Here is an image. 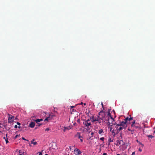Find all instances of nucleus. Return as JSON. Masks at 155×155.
Segmentation results:
<instances>
[{
    "label": "nucleus",
    "mask_w": 155,
    "mask_h": 155,
    "mask_svg": "<svg viewBox=\"0 0 155 155\" xmlns=\"http://www.w3.org/2000/svg\"><path fill=\"white\" fill-rule=\"evenodd\" d=\"M92 122L97 124H100L104 122L106 120L108 121L107 125L108 128H110V131L112 133L114 132V130L112 129V125L116 124V122L114 120V119L111 117L110 113L108 112L107 116L105 117V114L103 111L100 112L98 115L96 117H92L91 118Z\"/></svg>",
    "instance_id": "nucleus-1"
},
{
    "label": "nucleus",
    "mask_w": 155,
    "mask_h": 155,
    "mask_svg": "<svg viewBox=\"0 0 155 155\" xmlns=\"http://www.w3.org/2000/svg\"><path fill=\"white\" fill-rule=\"evenodd\" d=\"M62 128L64 132H65L67 130H69L71 129V127L70 126H68L67 127H63Z\"/></svg>",
    "instance_id": "nucleus-8"
},
{
    "label": "nucleus",
    "mask_w": 155,
    "mask_h": 155,
    "mask_svg": "<svg viewBox=\"0 0 155 155\" xmlns=\"http://www.w3.org/2000/svg\"><path fill=\"white\" fill-rule=\"evenodd\" d=\"M108 141H109L110 142H112V140H111V138L110 137L108 139Z\"/></svg>",
    "instance_id": "nucleus-21"
},
{
    "label": "nucleus",
    "mask_w": 155,
    "mask_h": 155,
    "mask_svg": "<svg viewBox=\"0 0 155 155\" xmlns=\"http://www.w3.org/2000/svg\"><path fill=\"white\" fill-rule=\"evenodd\" d=\"M34 117H32L31 118L32 120L35 121L36 123H38V122H40L41 121L43 120V119H37L36 120H35V119H33V118Z\"/></svg>",
    "instance_id": "nucleus-9"
},
{
    "label": "nucleus",
    "mask_w": 155,
    "mask_h": 155,
    "mask_svg": "<svg viewBox=\"0 0 155 155\" xmlns=\"http://www.w3.org/2000/svg\"><path fill=\"white\" fill-rule=\"evenodd\" d=\"M135 121H134L133 122H132V124H131L132 127H134L135 126L134 124L135 123Z\"/></svg>",
    "instance_id": "nucleus-17"
},
{
    "label": "nucleus",
    "mask_w": 155,
    "mask_h": 155,
    "mask_svg": "<svg viewBox=\"0 0 155 155\" xmlns=\"http://www.w3.org/2000/svg\"><path fill=\"white\" fill-rule=\"evenodd\" d=\"M117 155H120V154H118Z\"/></svg>",
    "instance_id": "nucleus-42"
},
{
    "label": "nucleus",
    "mask_w": 155,
    "mask_h": 155,
    "mask_svg": "<svg viewBox=\"0 0 155 155\" xmlns=\"http://www.w3.org/2000/svg\"><path fill=\"white\" fill-rule=\"evenodd\" d=\"M75 137L78 138V139H80L81 142H83V137L81 136V134L80 133L78 132L75 135Z\"/></svg>",
    "instance_id": "nucleus-3"
},
{
    "label": "nucleus",
    "mask_w": 155,
    "mask_h": 155,
    "mask_svg": "<svg viewBox=\"0 0 155 155\" xmlns=\"http://www.w3.org/2000/svg\"><path fill=\"white\" fill-rule=\"evenodd\" d=\"M115 128L117 132L119 133L120 130H122L123 128L119 124H116Z\"/></svg>",
    "instance_id": "nucleus-4"
},
{
    "label": "nucleus",
    "mask_w": 155,
    "mask_h": 155,
    "mask_svg": "<svg viewBox=\"0 0 155 155\" xmlns=\"http://www.w3.org/2000/svg\"><path fill=\"white\" fill-rule=\"evenodd\" d=\"M19 155H22L21 154H19Z\"/></svg>",
    "instance_id": "nucleus-45"
},
{
    "label": "nucleus",
    "mask_w": 155,
    "mask_h": 155,
    "mask_svg": "<svg viewBox=\"0 0 155 155\" xmlns=\"http://www.w3.org/2000/svg\"><path fill=\"white\" fill-rule=\"evenodd\" d=\"M17 124L19 126H18V128H20V123L19 122H17Z\"/></svg>",
    "instance_id": "nucleus-19"
},
{
    "label": "nucleus",
    "mask_w": 155,
    "mask_h": 155,
    "mask_svg": "<svg viewBox=\"0 0 155 155\" xmlns=\"http://www.w3.org/2000/svg\"><path fill=\"white\" fill-rule=\"evenodd\" d=\"M133 119L132 117H130V118H129L128 117L126 118L125 119V120L127 121L128 123H129V122L132 120Z\"/></svg>",
    "instance_id": "nucleus-11"
},
{
    "label": "nucleus",
    "mask_w": 155,
    "mask_h": 155,
    "mask_svg": "<svg viewBox=\"0 0 155 155\" xmlns=\"http://www.w3.org/2000/svg\"><path fill=\"white\" fill-rule=\"evenodd\" d=\"M33 144L34 145H37V143L36 142H34V140H32L31 141V144Z\"/></svg>",
    "instance_id": "nucleus-15"
},
{
    "label": "nucleus",
    "mask_w": 155,
    "mask_h": 155,
    "mask_svg": "<svg viewBox=\"0 0 155 155\" xmlns=\"http://www.w3.org/2000/svg\"><path fill=\"white\" fill-rule=\"evenodd\" d=\"M104 133V131L102 129H101L99 130L98 131V133L100 134L103 135Z\"/></svg>",
    "instance_id": "nucleus-14"
},
{
    "label": "nucleus",
    "mask_w": 155,
    "mask_h": 155,
    "mask_svg": "<svg viewBox=\"0 0 155 155\" xmlns=\"http://www.w3.org/2000/svg\"><path fill=\"white\" fill-rule=\"evenodd\" d=\"M30 146H32V145H30Z\"/></svg>",
    "instance_id": "nucleus-46"
},
{
    "label": "nucleus",
    "mask_w": 155,
    "mask_h": 155,
    "mask_svg": "<svg viewBox=\"0 0 155 155\" xmlns=\"http://www.w3.org/2000/svg\"><path fill=\"white\" fill-rule=\"evenodd\" d=\"M82 104H83V103L82 102H81V104L82 105Z\"/></svg>",
    "instance_id": "nucleus-37"
},
{
    "label": "nucleus",
    "mask_w": 155,
    "mask_h": 155,
    "mask_svg": "<svg viewBox=\"0 0 155 155\" xmlns=\"http://www.w3.org/2000/svg\"><path fill=\"white\" fill-rule=\"evenodd\" d=\"M104 137H101L100 138V139L101 140L104 141Z\"/></svg>",
    "instance_id": "nucleus-22"
},
{
    "label": "nucleus",
    "mask_w": 155,
    "mask_h": 155,
    "mask_svg": "<svg viewBox=\"0 0 155 155\" xmlns=\"http://www.w3.org/2000/svg\"><path fill=\"white\" fill-rule=\"evenodd\" d=\"M5 140L6 141V143H7L8 142V139L7 138L6 139V140Z\"/></svg>",
    "instance_id": "nucleus-26"
},
{
    "label": "nucleus",
    "mask_w": 155,
    "mask_h": 155,
    "mask_svg": "<svg viewBox=\"0 0 155 155\" xmlns=\"http://www.w3.org/2000/svg\"><path fill=\"white\" fill-rule=\"evenodd\" d=\"M109 129H110V128Z\"/></svg>",
    "instance_id": "nucleus-44"
},
{
    "label": "nucleus",
    "mask_w": 155,
    "mask_h": 155,
    "mask_svg": "<svg viewBox=\"0 0 155 155\" xmlns=\"http://www.w3.org/2000/svg\"><path fill=\"white\" fill-rule=\"evenodd\" d=\"M55 115L54 114H46V118L45 119V121L48 122L51 120L53 118L55 117Z\"/></svg>",
    "instance_id": "nucleus-2"
},
{
    "label": "nucleus",
    "mask_w": 155,
    "mask_h": 155,
    "mask_svg": "<svg viewBox=\"0 0 155 155\" xmlns=\"http://www.w3.org/2000/svg\"><path fill=\"white\" fill-rule=\"evenodd\" d=\"M139 144H140L141 145V147H143L144 146V145L141 142H139Z\"/></svg>",
    "instance_id": "nucleus-20"
},
{
    "label": "nucleus",
    "mask_w": 155,
    "mask_h": 155,
    "mask_svg": "<svg viewBox=\"0 0 155 155\" xmlns=\"http://www.w3.org/2000/svg\"><path fill=\"white\" fill-rule=\"evenodd\" d=\"M128 130L129 131H132V130H130V129H128Z\"/></svg>",
    "instance_id": "nucleus-35"
},
{
    "label": "nucleus",
    "mask_w": 155,
    "mask_h": 155,
    "mask_svg": "<svg viewBox=\"0 0 155 155\" xmlns=\"http://www.w3.org/2000/svg\"><path fill=\"white\" fill-rule=\"evenodd\" d=\"M101 104H102V107H103V104L102 103H101Z\"/></svg>",
    "instance_id": "nucleus-38"
},
{
    "label": "nucleus",
    "mask_w": 155,
    "mask_h": 155,
    "mask_svg": "<svg viewBox=\"0 0 155 155\" xmlns=\"http://www.w3.org/2000/svg\"><path fill=\"white\" fill-rule=\"evenodd\" d=\"M83 124L84 125H85L87 127L91 126V123L90 120L88 119L87 120L84 121L83 122Z\"/></svg>",
    "instance_id": "nucleus-5"
},
{
    "label": "nucleus",
    "mask_w": 155,
    "mask_h": 155,
    "mask_svg": "<svg viewBox=\"0 0 155 155\" xmlns=\"http://www.w3.org/2000/svg\"><path fill=\"white\" fill-rule=\"evenodd\" d=\"M147 136L148 137H150L151 138H152L153 137L151 135H149Z\"/></svg>",
    "instance_id": "nucleus-18"
},
{
    "label": "nucleus",
    "mask_w": 155,
    "mask_h": 155,
    "mask_svg": "<svg viewBox=\"0 0 155 155\" xmlns=\"http://www.w3.org/2000/svg\"><path fill=\"white\" fill-rule=\"evenodd\" d=\"M91 126L87 127L86 128V131L90 133L91 131Z\"/></svg>",
    "instance_id": "nucleus-13"
},
{
    "label": "nucleus",
    "mask_w": 155,
    "mask_h": 155,
    "mask_svg": "<svg viewBox=\"0 0 155 155\" xmlns=\"http://www.w3.org/2000/svg\"><path fill=\"white\" fill-rule=\"evenodd\" d=\"M84 105H86V104L85 103H84Z\"/></svg>",
    "instance_id": "nucleus-40"
},
{
    "label": "nucleus",
    "mask_w": 155,
    "mask_h": 155,
    "mask_svg": "<svg viewBox=\"0 0 155 155\" xmlns=\"http://www.w3.org/2000/svg\"><path fill=\"white\" fill-rule=\"evenodd\" d=\"M50 130V129L49 128H47L45 130L47 131H48Z\"/></svg>",
    "instance_id": "nucleus-23"
},
{
    "label": "nucleus",
    "mask_w": 155,
    "mask_h": 155,
    "mask_svg": "<svg viewBox=\"0 0 155 155\" xmlns=\"http://www.w3.org/2000/svg\"><path fill=\"white\" fill-rule=\"evenodd\" d=\"M135 154V152H134L132 153L131 155H134Z\"/></svg>",
    "instance_id": "nucleus-28"
},
{
    "label": "nucleus",
    "mask_w": 155,
    "mask_h": 155,
    "mask_svg": "<svg viewBox=\"0 0 155 155\" xmlns=\"http://www.w3.org/2000/svg\"><path fill=\"white\" fill-rule=\"evenodd\" d=\"M13 117H9L8 119V123H12L13 121Z\"/></svg>",
    "instance_id": "nucleus-10"
},
{
    "label": "nucleus",
    "mask_w": 155,
    "mask_h": 155,
    "mask_svg": "<svg viewBox=\"0 0 155 155\" xmlns=\"http://www.w3.org/2000/svg\"><path fill=\"white\" fill-rule=\"evenodd\" d=\"M35 126V123L34 122H31L29 124V126L31 128H33Z\"/></svg>",
    "instance_id": "nucleus-12"
},
{
    "label": "nucleus",
    "mask_w": 155,
    "mask_h": 155,
    "mask_svg": "<svg viewBox=\"0 0 155 155\" xmlns=\"http://www.w3.org/2000/svg\"><path fill=\"white\" fill-rule=\"evenodd\" d=\"M38 155H42V153L41 152H39Z\"/></svg>",
    "instance_id": "nucleus-32"
},
{
    "label": "nucleus",
    "mask_w": 155,
    "mask_h": 155,
    "mask_svg": "<svg viewBox=\"0 0 155 155\" xmlns=\"http://www.w3.org/2000/svg\"><path fill=\"white\" fill-rule=\"evenodd\" d=\"M103 155H107V154L106 153H104L103 154Z\"/></svg>",
    "instance_id": "nucleus-31"
},
{
    "label": "nucleus",
    "mask_w": 155,
    "mask_h": 155,
    "mask_svg": "<svg viewBox=\"0 0 155 155\" xmlns=\"http://www.w3.org/2000/svg\"><path fill=\"white\" fill-rule=\"evenodd\" d=\"M3 138H4V139L5 140H6V139L5 138V137H3Z\"/></svg>",
    "instance_id": "nucleus-36"
},
{
    "label": "nucleus",
    "mask_w": 155,
    "mask_h": 155,
    "mask_svg": "<svg viewBox=\"0 0 155 155\" xmlns=\"http://www.w3.org/2000/svg\"><path fill=\"white\" fill-rule=\"evenodd\" d=\"M45 155H48V154H45Z\"/></svg>",
    "instance_id": "nucleus-41"
},
{
    "label": "nucleus",
    "mask_w": 155,
    "mask_h": 155,
    "mask_svg": "<svg viewBox=\"0 0 155 155\" xmlns=\"http://www.w3.org/2000/svg\"><path fill=\"white\" fill-rule=\"evenodd\" d=\"M139 151L141 152L142 151V149H141L140 148H139Z\"/></svg>",
    "instance_id": "nucleus-27"
},
{
    "label": "nucleus",
    "mask_w": 155,
    "mask_h": 155,
    "mask_svg": "<svg viewBox=\"0 0 155 155\" xmlns=\"http://www.w3.org/2000/svg\"><path fill=\"white\" fill-rule=\"evenodd\" d=\"M18 136H19V135H17L16 136H15L14 137V139H16L18 137Z\"/></svg>",
    "instance_id": "nucleus-24"
},
{
    "label": "nucleus",
    "mask_w": 155,
    "mask_h": 155,
    "mask_svg": "<svg viewBox=\"0 0 155 155\" xmlns=\"http://www.w3.org/2000/svg\"><path fill=\"white\" fill-rule=\"evenodd\" d=\"M71 108H73V107H74V106H71Z\"/></svg>",
    "instance_id": "nucleus-39"
},
{
    "label": "nucleus",
    "mask_w": 155,
    "mask_h": 155,
    "mask_svg": "<svg viewBox=\"0 0 155 155\" xmlns=\"http://www.w3.org/2000/svg\"><path fill=\"white\" fill-rule=\"evenodd\" d=\"M74 151L76 155H81V152L78 148H75Z\"/></svg>",
    "instance_id": "nucleus-7"
},
{
    "label": "nucleus",
    "mask_w": 155,
    "mask_h": 155,
    "mask_svg": "<svg viewBox=\"0 0 155 155\" xmlns=\"http://www.w3.org/2000/svg\"><path fill=\"white\" fill-rule=\"evenodd\" d=\"M38 125L39 126H40V125H41V124H38Z\"/></svg>",
    "instance_id": "nucleus-34"
},
{
    "label": "nucleus",
    "mask_w": 155,
    "mask_h": 155,
    "mask_svg": "<svg viewBox=\"0 0 155 155\" xmlns=\"http://www.w3.org/2000/svg\"><path fill=\"white\" fill-rule=\"evenodd\" d=\"M1 124V123H0V124Z\"/></svg>",
    "instance_id": "nucleus-47"
},
{
    "label": "nucleus",
    "mask_w": 155,
    "mask_h": 155,
    "mask_svg": "<svg viewBox=\"0 0 155 155\" xmlns=\"http://www.w3.org/2000/svg\"><path fill=\"white\" fill-rule=\"evenodd\" d=\"M137 142L139 143V142H140L138 140H137Z\"/></svg>",
    "instance_id": "nucleus-33"
},
{
    "label": "nucleus",
    "mask_w": 155,
    "mask_h": 155,
    "mask_svg": "<svg viewBox=\"0 0 155 155\" xmlns=\"http://www.w3.org/2000/svg\"><path fill=\"white\" fill-rule=\"evenodd\" d=\"M22 139H23V140H27V141H28V140H27L26 139H25V138L24 137H22Z\"/></svg>",
    "instance_id": "nucleus-25"
},
{
    "label": "nucleus",
    "mask_w": 155,
    "mask_h": 155,
    "mask_svg": "<svg viewBox=\"0 0 155 155\" xmlns=\"http://www.w3.org/2000/svg\"><path fill=\"white\" fill-rule=\"evenodd\" d=\"M121 142H123V141L122 140L118 141L117 142V145H119V144H121Z\"/></svg>",
    "instance_id": "nucleus-16"
},
{
    "label": "nucleus",
    "mask_w": 155,
    "mask_h": 155,
    "mask_svg": "<svg viewBox=\"0 0 155 155\" xmlns=\"http://www.w3.org/2000/svg\"><path fill=\"white\" fill-rule=\"evenodd\" d=\"M94 134V133L93 132H91V137H92L93 135Z\"/></svg>",
    "instance_id": "nucleus-30"
},
{
    "label": "nucleus",
    "mask_w": 155,
    "mask_h": 155,
    "mask_svg": "<svg viewBox=\"0 0 155 155\" xmlns=\"http://www.w3.org/2000/svg\"><path fill=\"white\" fill-rule=\"evenodd\" d=\"M124 121H123L121 123H120L119 124L122 127H123V128H125L126 127H127V121L125 120V119L124 120Z\"/></svg>",
    "instance_id": "nucleus-6"
},
{
    "label": "nucleus",
    "mask_w": 155,
    "mask_h": 155,
    "mask_svg": "<svg viewBox=\"0 0 155 155\" xmlns=\"http://www.w3.org/2000/svg\"><path fill=\"white\" fill-rule=\"evenodd\" d=\"M154 133H155V130L154 131Z\"/></svg>",
    "instance_id": "nucleus-43"
},
{
    "label": "nucleus",
    "mask_w": 155,
    "mask_h": 155,
    "mask_svg": "<svg viewBox=\"0 0 155 155\" xmlns=\"http://www.w3.org/2000/svg\"><path fill=\"white\" fill-rule=\"evenodd\" d=\"M15 128H17L18 127V126L17 125H16L15 126Z\"/></svg>",
    "instance_id": "nucleus-29"
}]
</instances>
